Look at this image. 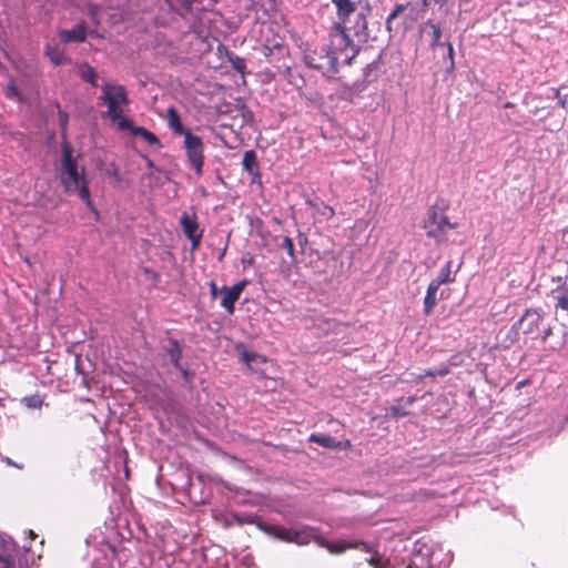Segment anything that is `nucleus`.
<instances>
[{
	"label": "nucleus",
	"mask_w": 568,
	"mask_h": 568,
	"mask_svg": "<svg viewBox=\"0 0 568 568\" xmlns=\"http://www.w3.org/2000/svg\"><path fill=\"white\" fill-rule=\"evenodd\" d=\"M62 158L59 168V179L67 194L77 195L85 205L94 211L90 196L85 170L80 166L73 156L72 146L62 140L61 143Z\"/></svg>",
	"instance_id": "nucleus-1"
},
{
	"label": "nucleus",
	"mask_w": 568,
	"mask_h": 568,
	"mask_svg": "<svg viewBox=\"0 0 568 568\" xmlns=\"http://www.w3.org/2000/svg\"><path fill=\"white\" fill-rule=\"evenodd\" d=\"M100 99L106 105L105 115L118 124L119 129L131 126V120L124 115L129 104L126 91L123 85L105 82L103 83Z\"/></svg>",
	"instance_id": "nucleus-2"
},
{
	"label": "nucleus",
	"mask_w": 568,
	"mask_h": 568,
	"mask_svg": "<svg viewBox=\"0 0 568 568\" xmlns=\"http://www.w3.org/2000/svg\"><path fill=\"white\" fill-rule=\"evenodd\" d=\"M264 530L276 539L286 542H294L298 546L307 545L312 540L315 541L316 538H321V536L316 535L315 530L308 526L294 529L284 528L276 525H268L264 528Z\"/></svg>",
	"instance_id": "nucleus-3"
},
{
	"label": "nucleus",
	"mask_w": 568,
	"mask_h": 568,
	"mask_svg": "<svg viewBox=\"0 0 568 568\" xmlns=\"http://www.w3.org/2000/svg\"><path fill=\"white\" fill-rule=\"evenodd\" d=\"M183 148L185 149L189 165L197 175H202L204 165V144L202 139L192 132L185 133Z\"/></svg>",
	"instance_id": "nucleus-4"
},
{
	"label": "nucleus",
	"mask_w": 568,
	"mask_h": 568,
	"mask_svg": "<svg viewBox=\"0 0 568 568\" xmlns=\"http://www.w3.org/2000/svg\"><path fill=\"white\" fill-rule=\"evenodd\" d=\"M454 227L455 224L450 223L443 212L436 210H432L424 222L426 234L439 242L446 241L448 231Z\"/></svg>",
	"instance_id": "nucleus-5"
},
{
	"label": "nucleus",
	"mask_w": 568,
	"mask_h": 568,
	"mask_svg": "<svg viewBox=\"0 0 568 568\" xmlns=\"http://www.w3.org/2000/svg\"><path fill=\"white\" fill-rule=\"evenodd\" d=\"M434 546L430 540L418 539L412 550L410 564L407 568H432Z\"/></svg>",
	"instance_id": "nucleus-6"
},
{
	"label": "nucleus",
	"mask_w": 568,
	"mask_h": 568,
	"mask_svg": "<svg viewBox=\"0 0 568 568\" xmlns=\"http://www.w3.org/2000/svg\"><path fill=\"white\" fill-rule=\"evenodd\" d=\"M315 542L320 547L326 548L328 550V552H331L333 555L343 554L346 549H352V548H358V549L364 550L365 552L373 551L372 547L368 544L363 542V541L352 542V541H346V540H338V541L332 542V541H327L326 539L321 537V538H316Z\"/></svg>",
	"instance_id": "nucleus-7"
},
{
	"label": "nucleus",
	"mask_w": 568,
	"mask_h": 568,
	"mask_svg": "<svg viewBox=\"0 0 568 568\" xmlns=\"http://www.w3.org/2000/svg\"><path fill=\"white\" fill-rule=\"evenodd\" d=\"M305 60L311 68L317 70L334 69L337 63L335 53L331 50H326L325 48H322L320 54L316 52L313 54H306Z\"/></svg>",
	"instance_id": "nucleus-8"
},
{
	"label": "nucleus",
	"mask_w": 568,
	"mask_h": 568,
	"mask_svg": "<svg viewBox=\"0 0 568 568\" xmlns=\"http://www.w3.org/2000/svg\"><path fill=\"white\" fill-rule=\"evenodd\" d=\"M246 284V281H241L234 284L232 287H222L221 293L223 296L221 300V306L224 307L230 314L234 313V304L240 298Z\"/></svg>",
	"instance_id": "nucleus-9"
},
{
	"label": "nucleus",
	"mask_w": 568,
	"mask_h": 568,
	"mask_svg": "<svg viewBox=\"0 0 568 568\" xmlns=\"http://www.w3.org/2000/svg\"><path fill=\"white\" fill-rule=\"evenodd\" d=\"M180 223L183 232L191 241L192 247L195 248L200 244L202 237V233L199 231V224L195 221V217L184 213L180 219Z\"/></svg>",
	"instance_id": "nucleus-10"
},
{
	"label": "nucleus",
	"mask_w": 568,
	"mask_h": 568,
	"mask_svg": "<svg viewBox=\"0 0 568 568\" xmlns=\"http://www.w3.org/2000/svg\"><path fill=\"white\" fill-rule=\"evenodd\" d=\"M87 37V28L83 23L77 24L71 30L60 31V38L63 42H82Z\"/></svg>",
	"instance_id": "nucleus-11"
},
{
	"label": "nucleus",
	"mask_w": 568,
	"mask_h": 568,
	"mask_svg": "<svg viewBox=\"0 0 568 568\" xmlns=\"http://www.w3.org/2000/svg\"><path fill=\"white\" fill-rule=\"evenodd\" d=\"M332 2L336 7L337 17L343 23L347 21L356 9L355 3L351 0H332Z\"/></svg>",
	"instance_id": "nucleus-12"
},
{
	"label": "nucleus",
	"mask_w": 568,
	"mask_h": 568,
	"mask_svg": "<svg viewBox=\"0 0 568 568\" xmlns=\"http://www.w3.org/2000/svg\"><path fill=\"white\" fill-rule=\"evenodd\" d=\"M125 130H129L133 136H141L150 145H155L158 148L161 146L160 140L156 135L143 126H134L131 122V126Z\"/></svg>",
	"instance_id": "nucleus-13"
},
{
	"label": "nucleus",
	"mask_w": 568,
	"mask_h": 568,
	"mask_svg": "<svg viewBox=\"0 0 568 568\" xmlns=\"http://www.w3.org/2000/svg\"><path fill=\"white\" fill-rule=\"evenodd\" d=\"M168 125L175 134L185 136V133L191 132L190 130L184 129L178 112L173 108L168 110Z\"/></svg>",
	"instance_id": "nucleus-14"
},
{
	"label": "nucleus",
	"mask_w": 568,
	"mask_h": 568,
	"mask_svg": "<svg viewBox=\"0 0 568 568\" xmlns=\"http://www.w3.org/2000/svg\"><path fill=\"white\" fill-rule=\"evenodd\" d=\"M452 267H453L452 261H447L445 263V265L440 268L437 277L434 278L430 283H433L439 287L443 284L454 282L455 278L453 276Z\"/></svg>",
	"instance_id": "nucleus-15"
},
{
	"label": "nucleus",
	"mask_w": 568,
	"mask_h": 568,
	"mask_svg": "<svg viewBox=\"0 0 568 568\" xmlns=\"http://www.w3.org/2000/svg\"><path fill=\"white\" fill-rule=\"evenodd\" d=\"M166 353L170 357L171 363L176 368H181V356H182V349L179 345V343L175 339H170L168 346L165 347Z\"/></svg>",
	"instance_id": "nucleus-16"
},
{
	"label": "nucleus",
	"mask_w": 568,
	"mask_h": 568,
	"mask_svg": "<svg viewBox=\"0 0 568 568\" xmlns=\"http://www.w3.org/2000/svg\"><path fill=\"white\" fill-rule=\"evenodd\" d=\"M438 288L439 287L436 286L433 283H429V285L427 287L426 296L424 298V306H425V313L426 314H430V312L433 311L434 306L437 303V291H438Z\"/></svg>",
	"instance_id": "nucleus-17"
},
{
	"label": "nucleus",
	"mask_w": 568,
	"mask_h": 568,
	"mask_svg": "<svg viewBox=\"0 0 568 568\" xmlns=\"http://www.w3.org/2000/svg\"><path fill=\"white\" fill-rule=\"evenodd\" d=\"M552 293L554 300L556 301V307L568 311V286L562 284L558 286Z\"/></svg>",
	"instance_id": "nucleus-18"
},
{
	"label": "nucleus",
	"mask_w": 568,
	"mask_h": 568,
	"mask_svg": "<svg viewBox=\"0 0 568 568\" xmlns=\"http://www.w3.org/2000/svg\"><path fill=\"white\" fill-rule=\"evenodd\" d=\"M79 75L81 79L92 85H97V73L89 64L83 63L79 65Z\"/></svg>",
	"instance_id": "nucleus-19"
},
{
	"label": "nucleus",
	"mask_w": 568,
	"mask_h": 568,
	"mask_svg": "<svg viewBox=\"0 0 568 568\" xmlns=\"http://www.w3.org/2000/svg\"><path fill=\"white\" fill-rule=\"evenodd\" d=\"M310 440L327 448H335L339 446L335 438L328 435L312 434L310 436Z\"/></svg>",
	"instance_id": "nucleus-20"
},
{
	"label": "nucleus",
	"mask_w": 568,
	"mask_h": 568,
	"mask_svg": "<svg viewBox=\"0 0 568 568\" xmlns=\"http://www.w3.org/2000/svg\"><path fill=\"white\" fill-rule=\"evenodd\" d=\"M562 428L561 420L558 415H551L549 417V425L545 428H541L539 433H546L548 436L557 435Z\"/></svg>",
	"instance_id": "nucleus-21"
},
{
	"label": "nucleus",
	"mask_w": 568,
	"mask_h": 568,
	"mask_svg": "<svg viewBox=\"0 0 568 568\" xmlns=\"http://www.w3.org/2000/svg\"><path fill=\"white\" fill-rule=\"evenodd\" d=\"M242 165L245 171L253 173L257 168V159L254 151H246L243 155Z\"/></svg>",
	"instance_id": "nucleus-22"
},
{
	"label": "nucleus",
	"mask_w": 568,
	"mask_h": 568,
	"mask_svg": "<svg viewBox=\"0 0 568 568\" xmlns=\"http://www.w3.org/2000/svg\"><path fill=\"white\" fill-rule=\"evenodd\" d=\"M21 403L29 409L41 408L43 405V399L40 395H30L26 396L21 399Z\"/></svg>",
	"instance_id": "nucleus-23"
},
{
	"label": "nucleus",
	"mask_w": 568,
	"mask_h": 568,
	"mask_svg": "<svg viewBox=\"0 0 568 568\" xmlns=\"http://www.w3.org/2000/svg\"><path fill=\"white\" fill-rule=\"evenodd\" d=\"M405 10V6L404 4H397L393 11L389 13V16L387 17V20H386V29L388 32H392L393 31V21L398 17V14L400 12H403Z\"/></svg>",
	"instance_id": "nucleus-24"
},
{
	"label": "nucleus",
	"mask_w": 568,
	"mask_h": 568,
	"mask_svg": "<svg viewBox=\"0 0 568 568\" xmlns=\"http://www.w3.org/2000/svg\"><path fill=\"white\" fill-rule=\"evenodd\" d=\"M47 55L54 64H61L64 60L63 53L55 48L48 47Z\"/></svg>",
	"instance_id": "nucleus-25"
},
{
	"label": "nucleus",
	"mask_w": 568,
	"mask_h": 568,
	"mask_svg": "<svg viewBox=\"0 0 568 568\" xmlns=\"http://www.w3.org/2000/svg\"><path fill=\"white\" fill-rule=\"evenodd\" d=\"M430 28H432V31H433V39H432V42H430V45L432 48H435V47H438V45H445V43H443L440 41V37H442V29L434 24V23H429Z\"/></svg>",
	"instance_id": "nucleus-26"
},
{
	"label": "nucleus",
	"mask_w": 568,
	"mask_h": 568,
	"mask_svg": "<svg viewBox=\"0 0 568 568\" xmlns=\"http://www.w3.org/2000/svg\"><path fill=\"white\" fill-rule=\"evenodd\" d=\"M313 206L316 210V212L318 214H321L323 217H325L326 220L333 217L335 214L334 210L328 205L323 204V205H313Z\"/></svg>",
	"instance_id": "nucleus-27"
},
{
	"label": "nucleus",
	"mask_w": 568,
	"mask_h": 568,
	"mask_svg": "<svg viewBox=\"0 0 568 568\" xmlns=\"http://www.w3.org/2000/svg\"><path fill=\"white\" fill-rule=\"evenodd\" d=\"M59 122L62 130V135H64L68 124V114L61 110H59ZM63 140H65V136H63Z\"/></svg>",
	"instance_id": "nucleus-28"
},
{
	"label": "nucleus",
	"mask_w": 568,
	"mask_h": 568,
	"mask_svg": "<svg viewBox=\"0 0 568 568\" xmlns=\"http://www.w3.org/2000/svg\"><path fill=\"white\" fill-rule=\"evenodd\" d=\"M6 95L9 99H18L19 98L18 88L13 83L9 84L6 89Z\"/></svg>",
	"instance_id": "nucleus-29"
},
{
	"label": "nucleus",
	"mask_w": 568,
	"mask_h": 568,
	"mask_svg": "<svg viewBox=\"0 0 568 568\" xmlns=\"http://www.w3.org/2000/svg\"><path fill=\"white\" fill-rule=\"evenodd\" d=\"M283 247L287 251V254L293 257L294 256V244L290 237H284Z\"/></svg>",
	"instance_id": "nucleus-30"
},
{
	"label": "nucleus",
	"mask_w": 568,
	"mask_h": 568,
	"mask_svg": "<svg viewBox=\"0 0 568 568\" xmlns=\"http://www.w3.org/2000/svg\"><path fill=\"white\" fill-rule=\"evenodd\" d=\"M448 374V368L444 367V368H440V369H428L426 371L425 373V376H445Z\"/></svg>",
	"instance_id": "nucleus-31"
},
{
	"label": "nucleus",
	"mask_w": 568,
	"mask_h": 568,
	"mask_svg": "<svg viewBox=\"0 0 568 568\" xmlns=\"http://www.w3.org/2000/svg\"><path fill=\"white\" fill-rule=\"evenodd\" d=\"M89 11H90L91 20H92L95 24H98V23H99V18H98V7L90 4V6H89Z\"/></svg>",
	"instance_id": "nucleus-32"
},
{
	"label": "nucleus",
	"mask_w": 568,
	"mask_h": 568,
	"mask_svg": "<svg viewBox=\"0 0 568 568\" xmlns=\"http://www.w3.org/2000/svg\"><path fill=\"white\" fill-rule=\"evenodd\" d=\"M445 45L447 47V50H448V58L450 60V68L454 69V65H455V62H454V48H453V45L449 42L445 43Z\"/></svg>",
	"instance_id": "nucleus-33"
},
{
	"label": "nucleus",
	"mask_w": 568,
	"mask_h": 568,
	"mask_svg": "<svg viewBox=\"0 0 568 568\" xmlns=\"http://www.w3.org/2000/svg\"><path fill=\"white\" fill-rule=\"evenodd\" d=\"M255 357H256V355L253 353H248V352L242 353V358L247 364H250L252 361H254Z\"/></svg>",
	"instance_id": "nucleus-34"
},
{
	"label": "nucleus",
	"mask_w": 568,
	"mask_h": 568,
	"mask_svg": "<svg viewBox=\"0 0 568 568\" xmlns=\"http://www.w3.org/2000/svg\"><path fill=\"white\" fill-rule=\"evenodd\" d=\"M0 568H11L10 560L3 556H0Z\"/></svg>",
	"instance_id": "nucleus-35"
},
{
	"label": "nucleus",
	"mask_w": 568,
	"mask_h": 568,
	"mask_svg": "<svg viewBox=\"0 0 568 568\" xmlns=\"http://www.w3.org/2000/svg\"><path fill=\"white\" fill-rule=\"evenodd\" d=\"M210 290H211V295L213 298H216L217 294H219V290H217V286L215 285L214 282H211L210 283Z\"/></svg>",
	"instance_id": "nucleus-36"
},
{
	"label": "nucleus",
	"mask_w": 568,
	"mask_h": 568,
	"mask_svg": "<svg viewBox=\"0 0 568 568\" xmlns=\"http://www.w3.org/2000/svg\"><path fill=\"white\" fill-rule=\"evenodd\" d=\"M234 67L237 71H242L244 68V62L241 59L236 58V61L234 62Z\"/></svg>",
	"instance_id": "nucleus-37"
},
{
	"label": "nucleus",
	"mask_w": 568,
	"mask_h": 568,
	"mask_svg": "<svg viewBox=\"0 0 568 568\" xmlns=\"http://www.w3.org/2000/svg\"><path fill=\"white\" fill-rule=\"evenodd\" d=\"M393 415H400L399 410L397 408H392Z\"/></svg>",
	"instance_id": "nucleus-38"
},
{
	"label": "nucleus",
	"mask_w": 568,
	"mask_h": 568,
	"mask_svg": "<svg viewBox=\"0 0 568 568\" xmlns=\"http://www.w3.org/2000/svg\"><path fill=\"white\" fill-rule=\"evenodd\" d=\"M341 38H342L343 40H345V39H346V36L344 34V32H343V31H341Z\"/></svg>",
	"instance_id": "nucleus-39"
},
{
	"label": "nucleus",
	"mask_w": 568,
	"mask_h": 568,
	"mask_svg": "<svg viewBox=\"0 0 568 568\" xmlns=\"http://www.w3.org/2000/svg\"><path fill=\"white\" fill-rule=\"evenodd\" d=\"M182 373H183L184 377H186L187 372L186 371H182Z\"/></svg>",
	"instance_id": "nucleus-40"
},
{
	"label": "nucleus",
	"mask_w": 568,
	"mask_h": 568,
	"mask_svg": "<svg viewBox=\"0 0 568 568\" xmlns=\"http://www.w3.org/2000/svg\"><path fill=\"white\" fill-rule=\"evenodd\" d=\"M8 464L16 466L10 459H8Z\"/></svg>",
	"instance_id": "nucleus-41"
}]
</instances>
